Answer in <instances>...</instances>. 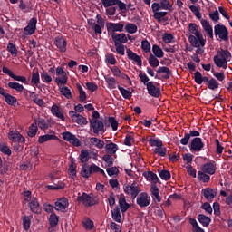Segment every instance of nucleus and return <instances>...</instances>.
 <instances>
[{
    "label": "nucleus",
    "instance_id": "nucleus-29",
    "mask_svg": "<svg viewBox=\"0 0 232 232\" xmlns=\"http://www.w3.org/2000/svg\"><path fill=\"white\" fill-rule=\"evenodd\" d=\"M112 40L114 42V44H126L128 43V37L124 33H121L120 34H112Z\"/></svg>",
    "mask_w": 232,
    "mask_h": 232
},
{
    "label": "nucleus",
    "instance_id": "nucleus-44",
    "mask_svg": "<svg viewBox=\"0 0 232 232\" xmlns=\"http://www.w3.org/2000/svg\"><path fill=\"white\" fill-rule=\"evenodd\" d=\"M8 88H11V90H15V92H24V86H23V84L16 82H10L8 83Z\"/></svg>",
    "mask_w": 232,
    "mask_h": 232
},
{
    "label": "nucleus",
    "instance_id": "nucleus-50",
    "mask_svg": "<svg viewBox=\"0 0 232 232\" xmlns=\"http://www.w3.org/2000/svg\"><path fill=\"white\" fill-rule=\"evenodd\" d=\"M49 224L51 227H55L59 224V216L55 213H52L49 217Z\"/></svg>",
    "mask_w": 232,
    "mask_h": 232
},
{
    "label": "nucleus",
    "instance_id": "nucleus-35",
    "mask_svg": "<svg viewBox=\"0 0 232 232\" xmlns=\"http://www.w3.org/2000/svg\"><path fill=\"white\" fill-rule=\"evenodd\" d=\"M90 142L92 146H94L98 150H102V148H104V140L99 138H95V137L90 138Z\"/></svg>",
    "mask_w": 232,
    "mask_h": 232
},
{
    "label": "nucleus",
    "instance_id": "nucleus-38",
    "mask_svg": "<svg viewBox=\"0 0 232 232\" xmlns=\"http://www.w3.org/2000/svg\"><path fill=\"white\" fill-rule=\"evenodd\" d=\"M198 220L202 224L204 227H208L209 224L211 223V218L204 215V214H199L198 216Z\"/></svg>",
    "mask_w": 232,
    "mask_h": 232
},
{
    "label": "nucleus",
    "instance_id": "nucleus-39",
    "mask_svg": "<svg viewBox=\"0 0 232 232\" xmlns=\"http://www.w3.org/2000/svg\"><path fill=\"white\" fill-rule=\"evenodd\" d=\"M162 10L173 12V0H160Z\"/></svg>",
    "mask_w": 232,
    "mask_h": 232
},
{
    "label": "nucleus",
    "instance_id": "nucleus-13",
    "mask_svg": "<svg viewBox=\"0 0 232 232\" xmlns=\"http://www.w3.org/2000/svg\"><path fill=\"white\" fill-rule=\"evenodd\" d=\"M54 209L56 211H61V213H66L68 209V206H70V203L68 201V198H60L57 199V201L54 203Z\"/></svg>",
    "mask_w": 232,
    "mask_h": 232
},
{
    "label": "nucleus",
    "instance_id": "nucleus-31",
    "mask_svg": "<svg viewBox=\"0 0 232 232\" xmlns=\"http://www.w3.org/2000/svg\"><path fill=\"white\" fill-rule=\"evenodd\" d=\"M105 151L107 155H115L119 151V145L113 142H110L105 145Z\"/></svg>",
    "mask_w": 232,
    "mask_h": 232
},
{
    "label": "nucleus",
    "instance_id": "nucleus-32",
    "mask_svg": "<svg viewBox=\"0 0 232 232\" xmlns=\"http://www.w3.org/2000/svg\"><path fill=\"white\" fill-rule=\"evenodd\" d=\"M41 82V76L39 75V69H34L32 72L31 84L33 86H39Z\"/></svg>",
    "mask_w": 232,
    "mask_h": 232
},
{
    "label": "nucleus",
    "instance_id": "nucleus-24",
    "mask_svg": "<svg viewBox=\"0 0 232 232\" xmlns=\"http://www.w3.org/2000/svg\"><path fill=\"white\" fill-rule=\"evenodd\" d=\"M126 53L128 59L134 61L138 66H142V58L139 54L135 53L131 49H127Z\"/></svg>",
    "mask_w": 232,
    "mask_h": 232
},
{
    "label": "nucleus",
    "instance_id": "nucleus-40",
    "mask_svg": "<svg viewBox=\"0 0 232 232\" xmlns=\"http://www.w3.org/2000/svg\"><path fill=\"white\" fill-rule=\"evenodd\" d=\"M198 179L200 182L208 183L211 180V177L209 176V174L204 172L203 170H199L198 172Z\"/></svg>",
    "mask_w": 232,
    "mask_h": 232
},
{
    "label": "nucleus",
    "instance_id": "nucleus-54",
    "mask_svg": "<svg viewBox=\"0 0 232 232\" xmlns=\"http://www.w3.org/2000/svg\"><path fill=\"white\" fill-rule=\"evenodd\" d=\"M105 81L111 90H115V88H117V80H115V78L108 76L105 77Z\"/></svg>",
    "mask_w": 232,
    "mask_h": 232
},
{
    "label": "nucleus",
    "instance_id": "nucleus-51",
    "mask_svg": "<svg viewBox=\"0 0 232 232\" xmlns=\"http://www.w3.org/2000/svg\"><path fill=\"white\" fill-rule=\"evenodd\" d=\"M60 93H62V95H63L65 99H73V95H72V91L66 86L60 88Z\"/></svg>",
    "mask_w": 232,
    "mask_h": 232
},
{
    "label": "nucleus",
    "instance_id": "nucleus-28",
    "mask_svg": "<svg viewBox=\"0 0 232 232\" xmlns=\"http://www.w3.org/2000/svg\"><path fill=\"white\" fill-rule=\"evenodd\" d=\"M28 206L32 213H41V206L39 205V201L35 198H32V199L29 201Z\"/></svg>",
    "mask_w": 232,
    "mask_h": 232
},
{
    "label": "nucleus",
    "instance_id": "nucleus-49",
    "mask_svg": "<svg viewBox=\"0 0 232 232\" xmlns=\"http://www.w3.org/2000/svg\"><path fill=\"white\" fill-rule=\"evenodd\" d=\"M189 224L192 226V231L193 232H204V229L198 226V223L197 222V219L190 218H189Z\"/></svg>",
    "mask_w": 232,
    "mask_h": 232
},
{
    "label": "nucleus",
    "instance_id": "nucleus-45",
    "mask_svg": "<svg viewBox=\"0 0 232 232\" xmlns=\"http://www.w3.org/2000/svg\"><path fill=\"white\" fill-rule=\"evenodd\" d=\"M22 221L24 231H28V229H30V226L32 225V216L22 217Z\"/></svg>",
    "mask_w": 232,
    "mask_h": 232
},
{
    "label": "nucleus",
    "instance_id": "nucleus-43",
    "mask_svg": "<svg viewBox=\"0 0 232 232\" xmlns=\"http://www.w3.org/2000/svg\"><path fill=\"white\" fill-rule=\"evenodd\" d=\"M90 159H92V157H90V151L88 150H82L80 154V161L82 164H86Z\"/></svg>",
    "mask_w": 232,
    "mask_h": 232
},
{
    "label": "nucleus",
    "instance_id": "nucleus-5",
    "mask_svg": "<svg viewBox=\"0 0 232 232\" xmlns=\"http://www.w3.org/2000/svg\"><path fill=\"white\" fill-rule=\"evenodd\" d=\"M123 191L126 195H129L131 198L135 199L139 196V193H140V188L134 182L131 185H125L123 187Z\"/></svg>",
    "mask_w": 232,
    "mask_h": 232
},
{
    "label": "nucleus",
    "instance_id": "nucleus-37",
    "mask_svg": "<svg viewBox=\"0 0 232 232\" xmlns=\"http://www.w3.org/2000/svg\"><path fill=\"white\" fill-rule=\"evenodd\" d=\"M143 177L147 179V180H150L156 186L157 182H159V177L157 174L153 173L152 171H148L143 173Z\"/></svg>",
    "mask_w": 232,
    "mask_h": 232
},
{
    "label": "nucleus",
    "instance_id": "nucleus-18",
    "mask_svg": "<svg viewBox=\"0 0 232 232\" xmlns=\"http://www.w3.org/2000/svg\"><path fill=\"white\" fill-rule=\"evenodd\" d=\"M37 30V18H31L27 26L24 27L25 35H33Z\"/></svg>",
    "mask_w": 232,
    "mask_h": 232
},
{
    "label": "nucleus",
    "instance_id": "nucleus-26",
    "mask_svg": "<svg viewBox=\"0 0 232 232\" xmlns=\"http://www.w3.org/2000/svg\"><path fill=\"white\" fill-rule=\"evenodd\" d=\"M202 193L208 202H211L215 197H217V190L211 188H206L202 189Z\"/></svg>",
    "mask_w": 232,
    "mask_h": 232
},
{
    "label": "nucleus",
    "instance_id": "nucleus-10",
    "mask_svg": "<svg viewBox=\"0 0 232 232\" xmlns=\"http://www.w3.org/2000/svg\"><path fill=\"white\" fill-rule=\"evenodd\" d=\"M69 115L72 121V122H75L76 124H79V126H86L88 124V120L83 117L82 115L77 113V111H70Z\"/></svg>",
    "mask_w": 232,
    "mask_h": 232
},
{
    "label": "nucleus",
    "instance_id": "nucleus-53",
    "mask_svg": "<svg viewBox=\"0 0 232 232\" xmlns=\"http://www.w3.org/2000/svg\"><path fill=\"white\" fill-rule=\"evenodd\" d=\"M102 160L106 162L107 168H111V166H113V162L115 161V159L111 157V154H105L102 157Z\"/></svg>",
    "mask_w": 232,
    "mask_h": 232
},
{
    "label": "nucleus",
    "instance_id": "nucleus-3",
    "mask_svg": "<svg viewBox=\"0 0 232 232\" xmlns=\"http://www.w3.org/2000/svg\"><path fill=\"white\" fill-rule=\"evenodd\" d=\"M188 39L193 48H204L206 46V38H204L202 33L196 35L189 34Z\"/></svg>",
    "mask_w": 232,
    "mask_h": 232
},
{
    "label": "nucleus",
    "instance_id": "nucleus-48",
    "mask_svg": "<svg viewBox=\"0 0 232 232\" xmlns=\"http://www.w3.org/2000/svg\"><path fill=\"white\" fill-rule=\"evenodd\" d=\"M76 88L79 92L80 101H82V102H84V101H86V99L88 98L86 95V92H84V89H82V86L81 85V83H76Z\"/></svg>",
    "mask_w": 232,
    "mask_h": 232
},
{
    "label": "nucleus",
    "instance_id": "nucleus-41",
    "mask_svg": "<svg viewBox=\"0 0 232 232\" xmlns=\"http://www.w3.org/2000/svg\"><path fill=\"white\" fill-rule=\"evenodd\" d=\"M55 139H57V136L53 134H45L38 138V142L39 144H44V142H48V140H55Z\"/></svg>",
    "mask_w": 232,
    "mask_h": 232
},
{
    "label": "nucleus",
    "instance_id": "nucleus-11",
    "mask_svg": "<svg viewBox=\"0 0 232 232\" xmlns=\"http://www.w3.org/2000/svg\"><path fill=\"white\" fill-rule=\"evenodd\" d=\"M147 91L149 95L151 97H155L156 99H159L160 97V87L159 84L155 85V82H149L146 83Z\"/></svg>",
    "mask_w": 232,
    "mask_h": 232
},
{
    "label": "nucleus",
    "instance_id": "nucleus-22",
    "mask_svg": "<svg viewBox=\"0 0 232 232\" xmlns=\"http://www.w3.org/2000/svg\"><path fill=\"white\" fill-rule=\"evenodd\" d=\"M107 31L108 32H123L124 31V24L123 22L120 23H108L107 24Z\"/></svg>",
    "mask_w": 232,
    "mask_h": 232
},
{
    "label": "nucleus",
    "instance_id": "nucleus-14",
    "mask_svg": "<svg viewBox=\"0 0 232 232\" xmlns=\"http://www.w3.org/2000/svg\"><path fill=\"white\" fill-rule=\"evenodd\" d=\"M102 5L104 8H110V6L117 5L119 10H126V4L121 0H102Z\"/></svg>",
    "mask_w": 232,
    "mask_h": 232
},
{
    "label": "nucleus",
    "instance_id": "nucleus-36",
    "mask_svg": "<svg viewBox=\"0 0 232 232\" xmlns=\"http://www.w3.org/2000/svg\"><path fill=\"white\" fill-rule=\"evenodd\" d=\"M111 213L115 222H122V215H121V208H119V207H115V208L111 210Z\"/></svg>",
    "mask_w": 232,
    "mask_h": 232
},
{
    "label": "nucleus",
    "instance_id": "nucleus-9",
    "mask_svg": "<svg viewBox=\"0 0 232 232\" xmlns=\"http://www.w3.org/2000/svg\"><path fill=\"white\" fill-rule=\"evenodd\" d=\"M136 204H138L140 208H148V206L151 204V198L147 192H141L136 198Z\"/></svg>",
    "mask_w": 232,
    "mask_h": 232
},
{
    "label": "nucleus",
    "instance_id": "nucleus-15",
    "mask_svg": "<svg viewBox=\"0 0 232 232\" xmlns=\"http://www.w3.org/2000/svg\"><path fill=\"white\" fill-rule=\"evenodd\" d=\"M2 72L4 73H6V75H9L14 81H18L19 82H22L23 84H28V80L24 76L15 75L14 72H12L8 67H3Z\"/></svg>",
    "mask_w": 232,
    "mask_h": 232
},
{
    "label": "nucleus",
    "instance_id": "nucleus-16",
    "mask_svg": "<svg viewBox=\"0 0 232 232\" xmlns=\"http://www.w3.org/2000/svg\"><path fill=\"white\" fill-rule=\"evenodd\" d=\"M8 139L12 140V142H22L23 144L26 142V139L17 130L9 131Z\"/></svg>",
    "mask_w": 232,
    "mask_h": 232
},
{
    "label": "nucleus",
    "instance_id": "nucleus-8",
    "mask_svg": "<svg viewBox=\"0 0 232 232\" xmlns=\"http://www.w3.org/2000/svg\"><path fill=\"white\" fill-rule=\"evenodd\" d=\"M189 150L191 153H199V151H202L204 150L202 138H194L189 144Z\"/></svg>",
    "mask_w": 232,
    "mask_h": 232
},
{
    "label": "nucleus",
    "instance_id": "nucleus-2",
    "mask_svg": "<svg viewBox=\"0 0 232 232\" xmlns=\"http://www.w3.org/2000/svg\"><path fill=\"white\" fill-rule=\"evenodd\" d=\"M77 201L79 204H83L85 208H92L99 204V198L92 193L87 194L83 192L81 196L77 197Z\"/></svg>",
    "mask_w": 232,
    "mask_h": 232
},
{
    "label": "nucleus",
    "instance_id": "nucleus-19",
    "mask_svg": "<svg viewBox=\"0 0 232 232\" xmlns=\"http://www.w3.org/2000/svg\"><path fill=\"white\" fill-rule=\"evenodd\" d=\"M90 124L93 130V133L99 135L100 131H104V123L100 120H90Z\"/></svg>",
    "mask_w": 232,
    "mask_h": 232
},
{
    "label": "nucleus",
    "instance_id": "nucleus-21",
    "mask_svg": "<svg viewBox=\"0 0 232 232\" xmlns=\"http://www.w3.org/2000/svg\"><path fill=\"white\" fill-rule=\"evenodd\" d=\"M191 137L198 138L200 137V132L198 130H190L189 133H185L184 137L180 140V144H182V146H188Z\"/></svg>",
    "mask_w": 232,
    "mask_h": 232
},
{
    "label": "nucleus",
    "instance_id": "nucleus-64",
    "mask_svg": "<svg viewBox=\"0 0 232 232\" xmlns=\"http://www.w3.org/2000/svg\"><path fill=\"white\" fill-rule=\"evenodd\" d=\"M160 177L162 180H169L171 173L169 170L163 169L160 171Z\"/></svg>",
    "mask_w": 232,
    "mask_h": 232
},
{
    "label": "nucleus",
    "instance_id": "nucleus-62",
    "mask_svg": "<svg viewBox=\"0 0 232 232\" xmlns=\"http://www.w3.org/2000/svg\"><path fill=\"white\" fill-rule=\"evenodd\" d=\"M107 174L109 175V177H115L117 175H119V169L117 167H108L106 169Z\"/></svg>",
    "mask_w": 232,
    "mask_h": 232
},
{
    "label": "nucleus",
    "instance_id": "nucleus-4",
    "mask_svg": "<svg viewBox=\"0 0 232 232\" xmlns=\"http://www.w3.org/2000/svg\"><path fill=\"white\" fill-rule=\"evenodd\" d=\"M214 33L216 37H219L221 41H227L229 39V31L224 24H216L214 26Z\"/></svg>",
    "mask_w": 232,
    "mask_h": 232
},
{
    "label": "nucleus",
    "instance_id": "nucleus-56",
    "mask_svg": "<svg viewBox=\"0 0 232 232\" xmlns=\"http://www.w3.org/2000/svg\"><path fill=\"white\" fill-rule=\"evenodd\" d=\"M125 30L128 34H137V24H131V23H127L125 25Z\"/></svg>",
    "mask_w": 232,
    "mask_h": 232
},
{
    "label": "nucleus",
    "instance_id": "nucleus-59",
    "mask_svg": "<svg viewBox=\"0 0 232 232\" xmlns=\"http://www.w3.org/2000/svg\"><path fill=\"white\" fill-rule=\"evenodd\" d=\"M37 124H35V122L32 123L29 127V131L27 132L28 137H35V135H37Z\"/></svg>",
    "mask_w": 232,
    "mask_h": 232
},
{
    "label": "nucleus",
    "instance_id": "nucleus-12",
    "mask_svg": "<svg viewBox=\"0 0 232 232\" xmlns=\"http://www.w3.org/2000/svg\"><path fill=\"white\" fill-rule=\"evenodd\" d=\"M62 135L63 140H66V142H69V144H72L76 148H79V146H81V140H79L74 134H72V132L66 131L63 132Z\"/></svg>",
    "mask_w": 232,
    "mask_h": 232
},
{
    "label": "nucleus",
    "instance_id": "nucleus-34",
    "mask_svg": "<svg viewBox=\"0 0 232 232\" xmlns=\"http://www.w3.org/2000/svg\"><path fill=\"white\" fill-rule=\"evenodd\" d=\"M92 165L83 164L81 170V175L84 179H90V176L92 175Z\"/></svg>",
    "mask_w": 232,
    "mask_h": 232
},
{
    "label": "nucleus",
    "instance_id": "nucleus-60",
    "mask_svg": "<svg viewBox=\"0 0 232 232\" xmlns=\"http://www.w3.org/2000/svg\"><path fill=\"white\" fill-rule=\"evenodd\" d=\"M135 143V137L132 133L127 134L124 140L125 146H133Z\"/></svg>",
    "mask_w": 232,
    "mask_h": 232
},
{
    "label": "nucleus",
    "instance_id": "nucleus-6",
    "mask_svg": "<svg viewBox=\"0 0 232 232\" xmlns=\"http://www.w3.org/2000/svg\"><path fill=\"white\" fill-rule=\"evenodd\" d=\"M56 75L55 82L57 86L61 87L64 84H68V74H66L64 69L63 67L56 68Z\"/></svg>",
    "mask_w": 232,
    "mask_h": 232
},
{
    "label": "nucleus",
    "instance_id": "nucleus-63",
    "mask_svg": "<svg viewBox=\"0 0 232 232\" xmlns=\"http://www.w3.org/2000/svg\"><path fill=\"white\" fill-rule=\"evenodd\" d=\"M7 52H9L13 57H17V47H15V44L9 43L7 44Z\"/></svg>",
    "mask_w": 232,
    "mask_h": 232
},
{
    "label": "nucleus",
    "instance_id": "nucleus-27",
    "mask_svg": "<svg viewBox=\"0 0 232 232\" xmlns=\"http://www.w3.org/2000/svg\"><path fill=\"white\" fill-rule=\"evenodd\" d=\"M150 194L154 202H162V198L160 197V192L159 191V187H157V185H151Z\"/></svg>",
    "mask_w": 232,
    "mask_h": 232
},
{
    "label": "nucleus",
    "instance_id": "nucleus-61",
    "mask_svg": "<svg viewBox=\"0 0 232 232\" xmlns=\"http://www.w3.org/2000/svg\"><path fill=\"white\" fill-rule=\"evenodd\" d=\"M92 173H99V175H102L103 177H106V172H104V169H101L99 166L95 164L91 165Z\"/></svg>",
    "mask_w": 232,
    "mask_h": 232
},
{
    "label": "nucleus",
    "instance_id": "nucleus-46",
    "mask_svg": "<svg viewBox=\"0 0 232 232\" xmlns=\"http://www.w3.org/2000/svg\"><path fill=\"white\" fill-rule=\"evenodd\" d=\"M34 123L36 124L37 128H40V130H48L49 125L46 120L44 119H38L34 121Z\"/></svg>",
    "mask_w": 232,
    "mask_h": 232
},
{
    "label": "nucleus",
    "instance_id": "nucleus-33",
    "mask_svg": "<svg viewBox=\"0 0 232 232\" xmlns=\"http://www.w3.org/2000/svg\"><path fill=\"white\" fill-rule=\"evenodd\" d=\"M188 35H198L202 34V32H200V26L195 23L188 24Z\"/></svg>",
    "mask_w": 232,
    "mask_h": 232
},
{
    "label": "nucleus",
    "instance_id": "nucleus-42",
    "mask_svg": "<svg viewBox=\"0 0 232 232\" xmlns=\"http://www.w3.org/2000/svg\"><path fill=\"white\" fill-rule=\"evenodd\" d=\"M152 53L154 57H157L158 59H162V57H164V51H162V49L157 44L152 46Z\"/></svg>",
    "mask_w": 232,
    "mask_h": 232
},
{
    "label": "nucleus",
    "instance_id": "nucleus-55",
    "mask_svg": "<svg viewBox=\"0 0 232 232\" xmlns=\"http://www.w3.org/2000/svg\"><path fill=\"white\" fill-rule=\"evenodd\" d=\"M118 89H119L121 94L122 95L123 99H131L132 93L130 92V90H126L123 87H121V85H118Z\"/></svg>",
    "mask_w": 232,
    "mask_h": 232
},
{
    "label": "nucleus",
    "instance_id": "nucleus-57",
    "mask_svg": "<svg viewBox=\"0 0 232 232\" xmlns=\"http://www.w3.org/2000/svg\"><path fill=\"white\" fill-rule=\"evenodd\" d=\"M149 64L150 66H151L152 68H157L159 67L160 62L159 59L157 58V56L150 54L149 56Z\"/></svg>",
    "mask_w": 232,
    "mask_h": 232
},
{
    "label": "nucleus",
    "instance_id": "nucleus-17",
    "mask_svg": "<svg viewBox=\"0 0 232 232\" xmlns=\"http://www.w3.org/2000/svg\"><path fill=\"white\" fill-rule=\"evenodd\" d=\"M54 44L58 48L59 52L65 53L68 43L66 42V38H64V36H57L54 39Z\"/></svg>",
    "mask_w": 232,
    "mask_h": 232
},
{
    "label": "nucleus",
    "instance_id": "nucleus-25",
    "mask_svg": "<svg viewBox=\"0 0 232 232\" xmlns=\"http://www.w3.org/2000/svg\"><path fill=\"white\" fill-rule=\"evenodd\" d=\"M126 53L128 59L134 61L138 66H142V58L139 54L135 53L131 49H127Z\"/></svg>",
    "mask_w": 232,
    "mask_h": 232
},
{
    "label": "nucleus",
    "instance_id": "nucleus-1",
    "mask_svg": "<svg viewBox=\"0 0 232 232\" xmlns=\"http://www.w3.org/2000/svg\"><path fill=\"white\" fill-rule=\"evenodd\" d=\"M227 61H231V52L219 49L214 56V64H216L218 68L226 70L227 68Z\"/></svg>",
    "mask_w": 232,
    "mask_h": 232
},
{
    "label": "nucleus",
    "instance_id": "nucleus-20",
    "mask_svg": "<svg viewBox=\"0 0 232 232\" xmlns=\"http://www.w3.org/2000/svg\"><path fill=\"white\" fill-rule=\"evenodd\" d=\"M51 113L60 121H66V117H64V111L61 109V107L57 104H53L51 107Z\"/></svg>",
    "mask_w": 232,
    "mask_h": 232
},
{
    "label": "nucleus",
    "instance_id": "nucleus-47",
    "mask_svg": "<svg viewBox=\"0 0 232 232\" xmlns=\"http://www.w3.org/2000/svg\"><path fill=\"white\" fill-rule=\"evenodd\" d=\"M153 153L155 155H159L160 157H166V155L168 153V150L166 149V147H164V145H162L158 148H155L153 150Z\"/></svg>",
    "mask_w": 232,
    "mask_h": 232
},
{
    "label": "nucleus",
    "instance_id": "nucleus-58",
    "mask_svg": "<svg viewBox=\"0 0 232 232\" xmlns=\"http://www.w3.org/2000/svg\"><path fill=\"white\" fill-rule=\"evenodd\" d=\"M149 144L152 148H160V146H163V142L160 139L151 138L150 140H149Z\"/></svg>",
    "mask_w": 232,
    "mask_h": 232
},
{
    "label": "nucleus",
    "instance_id": "nucleus-52",
    "mask_svg": "<svg viewBox=\"0 0 232 232\" xmlns=\"http://www.w3.org/2000/svg\"><path fill=\"white\" fill-rule=\"evenodd\" d=\"M5 98V102L9 106H15L17 104V98L15 96H12V94L7 93L6 96H4Z\"/></svg>",
    "mask_w": 232,
    "mask_h": 232
},
{
    "label": "nucleus",
    "instance_id": "nucleus-7",
    "mask_svg": "<svg viewBox=\"0 0 232 232\" xmlns=\"http://www.w3.org/2000/svg\"><path fill=\"white\" fill-rule=\"evenodd\" d=\"M217 169H218L217 167V161L213 160H208L201 166V171L207 173V175H215V173H217Z\"/></svg>",
    "mask_w": 232,
    "mask_h": 232
},
{
    "label": "nucleus",
    "instance_id": "nucleus-23",
    "mask_svg": "<svg viewBox=\"0 0 232 232\" xmlns=\"http://www.w3.org/2000/svg\"><path fill=\"white\" fill-rule=\"evenodd\" d=\"M119 209H121V213H126L128 209H130V204L126 201V196L124 194H121L119 196Z\"/></svg>",
    "mask_w": 232,
    "mask_h": 232
},
{
    "label": "nucleus",
    "instance_id": "nucleus-30",
    "mask_svg": "<svg viewBox=\"0 0 232 232\" xmlns=\"http://www.w3.org/2000/svg\"><path fill=\"white\" fill-rule=\"evenodd\" d=\"M201 25L206 34H208V37H210V39H213V27L209 24V21L201 20Z\"/></svg>",
    "mask_w": 232,
    "mask_h": 232
}]
</instances>
